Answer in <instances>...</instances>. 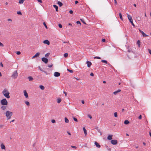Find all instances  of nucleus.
Segmentation results:
<instances>
[{
	"mask_svg": "<svg viewBox=\"0 0 151 151\" xmlns=\"http://www.w3.org/2000/svg\"><path fill=\"white\" fill-rule=\"evenodd\" d=\"M2 93L4 96L7 98L9 99L10 98V96H9L10 93L5 88L2 91Z\"/></svg>",
	"mask_w": 151,
	"mask_h": 151,
	"instance_id": "nucleus-1",
	"label": "nucleus"
},
{
	"mask_svg": "<svg viewBox=\"0 0 151 151\" xmlns=\"http://www.w3.org/2000/svg\"><path fill=\"white\" fill-rule=\"evenodd\" d=\"M13 114L12 112L7 111L6 112V116L7 117V119L8 120L10 119Z\"/></svg>",
	"mask_w": 151,
	"mask_h": 151,
	"instance_id": "nucleus-2",
	"label": "nucleus"
},
{
	"mask_svg": "<svg viewBox=\"0 0 151 151\" xmlns=\"http://www.w3.org/2000/svg\"><path fill=\"white\" fill-rule=\"evenodd\" d=\"M127 17L128 19H129V22H131V24L133 27H135V25L133 22V20L132 17L131 16L129 15L128 14H127Z\"/></svg>",
	"mask_w": 151,
	"mask_h": 151,
	"instance_id": "nucleus-3",
	"label": "nucleus"
},
{
	"mask_svg": "<svg viewBox=\"0 0 151 151\" xmlns=\"http://www.w3.org/2000/svg\"><path fill=\"white\" fill-rule=\"evenodd\" d=\"M1 104L3 105H7L8 102L6 99H3L1 101Z\"/></svg>",
	"mask_w": 151,
	"mask_h": 151,
	"instance_id": "nucleus-4",
	"label": "nucleus"
},
{
	"mask_svg": "<svg viewBox=\"0 0 151 151\" xmlns=\"http://www.w3.org/2000/svg\"><path fill=\"white\" fill-rule=\"evenodd\" d=\"M18 76V73H17V70H16L15 71L13 72L11 77L15 79L17 78Z\"/></svg>",
	"mask_w": 151,
	"mask_h": 151,
	"instance_id": "nucleus-5",
	"label": "nucleus"
},
{
	"mask_svg": "<svg viewBox=\"0 0 151 151\" xmlns=\"http://www.w3.org/2000/svg\"><path fill=\"white\" fill-rule=\"evenodd\" d=\"M111 144L113 145H116L118 143L117 140L116 139L112 140L111 141Z\"/></svg>",
	"mask_w": 151,
	"mask_h": 151,
	"instance_id": "nucleus-6",
	"label": "nucleus"
},
{
	"mask_svg": "<svg viewBox=\"0 0 151 151\" xmlns=\"http://www.w3.org/2000/svg\"><path fill=\"white\" fill-rule=\"evenodd\" d=\"M42 60L45 63H47L48 61V59L47 58L44 57L42 58Z\"/></svg>",
	"mask_w": 151,
	"mask_h": 151,
	"instance_id": "nucleus-7",
	"label": "nucleus"
},
{
	"mask_svg": "<svg viewBox=\"0 0 151 151\" xmlns=\"http://www.w3.org/2000/svg\"><path fill=\"white\" fill-rule=\"evenodd\" d=\"M54 75L55 77H59L60 75V73L58 72H55L54 73Z\"/></svg>",
	"mask_w": 151,
	"mask_h": 151,
	"instance_id": "nucleus-8",
	"label": "nucleus"
},
{
	"mask_svg": "<svg viewBox=\"0 0 151 151\" xmlns=\"http://www.w3.org/2000/svg\"><path fill=\"white\" fill-rule=\"evenodd\" d=\"M86 64H87V67L88 68H90L91 65H92L91 63L89 61H87L86 62Z\"/></svg>",
	"mask_w": 151,
	"mask_h": 151,
	"instance_id": "nucleus-9",
	"label": "nucleus"
},
{
	"mask_svg": "<svg viewBox=\"0 0 151 151\" xmlns=\"http://www.w3.org/2000/svg\"><path fill=\"white\" fill-rule=\"evenodd\" d=\"M24 95L25 96L26 98H27L28 97V93L26 90H24L23 91Z\"/></svg>",
	"mask_w": 151,
	"mask_h": 151,
	"instance_id": "nucleus-10",
	"label": "nucleus"
},
{
	"mask_svg": "<svg viewBox=\"0 0 151 151\" xmlns=\"http://www.w3.org/2000/svg\"><path fill=\"white\" fill-rule=\"evenodd\" d=\"M139 31L142 34V36L143 37H146L148 36L146 35L144 32L142 31L139 30Z\"/></svg>",
	"mask_w": 151,
	"mask_h": 151,
	"instance_id": "nucleus-11",
	"label": "nucleus"
},
{
	"mask_svg": "<svg viewBox=\"0 0 151 151\" xmlns=\"http://www.w3.org/2000/svg\"><path fill=\"white\" fill-rule=\"evenodd\" d=\"M43 42L45 44H47L48 45H49L50 44V42L48 40H44Z\"/></svg>",
	"mask_w": 151,
	"mask_h": 151,
	"instance_id": "nucleus-12",
	"label": "nucleus"
},
{
	"mask_svg": "<svg viewBox=\"0 0 151 151\" xmlns=\"http://www.w3.org/2000/svg\"><path fill=\"white\" fill-rule=\"evenodd\" d=\"M94 144H95V145H96V147H98V148H100V147H101L100 145L97 142H95V143H94Z\"/></svg>",
	"mask_w": 151,
	"mask_h": 151,
	"instance_id": "nucleus-13",
	"label": "nucleus"
},
{
	"mask_svg": "<svg viewBox=\"0 0 151 151\" xmlns=\"http://www.w3.org/2000/svg\"><path fill=\"white\" fill-rule=\"evenodd\" d=\"M121 91V90L120 89H118L117 91H115L113 92V94L115 95H116L119 92Z\"/></svg>",
	"mask_w": 151,
	"mask_h": 151,
	"instance_id": "nucleus-14",
	"label": "nucleus"
},
{
	"mask_svg": "<svg viewBox=\"0 0 151 151\" xmlns=\"http://www.w3.org/2000/svg\"><path fill=\"white\" fill-rule=\"evenodd\" d=\"M112 136H113L112 135H109L107 137V139L108 140H109L112 139Z\"/></svg>",
	"mask_w": 151,
	"mask_h": 151,
	"instance_id": "nucleus-15",
	"label": "nucleus"
},
{
	"mask_svg": "<svg viewBox=\"0 0 151 151\" xmlns=\"http://www.w3.org/2000/svg\"><path fill=\"white\" fill-rule=\"evenodd\" d=\"M6 108V106L3 105L1 107V109L3 110H5Z\"/></svg>",
	"mask_w": 151,
	"mask_h": 151,
	"instance_id": "nucleus-16",
	"label": "nucleus"
},
{
	"mask_svg": "<svg viewBox=\"0 0 151 151\" xmlns=\"http://www.w3.org/2000/svg\"><path fill=\"white\" fill-rule=\"evenodd\" d=\"M83 129L84 131V133L85 134V136H86L87 133V131L85 129V128L84 127H83Z\"/></svg>",
	"mask_w": 151,
	"mask_h": 151,
	"instance_id": "nucleus-17",
	"label": "nucleus"
},
{
	"mask_svg": "<svg viewBox=\"0 0 151 151\" xmlns=\"http://www.w3.org/2000/svg\"><path fill=\"white\" fill-rule=\"evenodd\" d=\"M53 6L54 8H55L56 11L57 12H58V7L55 5H54Z\"/></svg>",
	"mask_w": 151,
	"mask_h": 151,
	"instance_id": "nucleus-18",
	"label": "nucleus"
},
{
	"mask_svg": "<svg viewBox=\"0 0 151 151\" xmlns=\"http://www.w3.org/2000/svg\"><path fill=\"white\" fill-rule=\"evenodd\" d=\"M1 147L2 149H5V147L3 144H1Z\"/></svg>",
	"mask_w": 151,
	"mask_h": 151,
	"instance_id": "nucleus-19",
	"label": "nucleus"
},
{
	"mask_svg": "<svg viewBox=\"0 0 151 151\" xmlns=\"http://www.w3.org/2000/svg\"><path fill=\"white\" fill-rule=\"evenodd\" d=\"M137 43L138 45V47H140L141 42H140V40H138L137 42Z\"/></svg>",
	"mask_w": 151,
	"mask_h": 151,
	"instance_id": "nucleus-20",
	"label": "nucleus"
},
{
	"mask_svg": "<svg viewBox=\"0 0 151 151\" xmlns=\"http://www.w3.org/2000/svg\"><path fill=\"white\" fill-rule=\"evenodd\" d=\"M124 123L125 124L127 125V124H128L129 123V122L128 120H126L124 121Z\"/></svg>",
	"mask_w": 151,
	"mask_h": 151,
	"instance_id": "nucleus-21",
	"label": "nucleus"
},
{
	"mask_svg": "<svg viewBox=\"0 0 151 151\" xmlns=\"http://www.w3.org/2000/svg\"><path fill=\"white\" fill-rule=\"evenodd\" d=\"M40 88L42 90H44L45 89V87L42 85H40Z\"/></svg>",
	"mask_w": 151,
	"mask_h": 151,
	"instance_id": "nucleus-22",
	"label": "nucleus"
},
{
	"mask_svg": "<svg viewBox=\"0 0 151 151\" xmlns=\"http://www.w3.org/2000/svg\"><path fill=\"white\" fill-rule=\"evenodd\" d=\"M58 4L60 6H61L63 5V4L60 1H58Z\"/></svg>",
	"mask_w": 151,
	"mask_h": 151,
	"instance_id": "nucleus-23",
	"label": "nucleus"
},
{
	"mask_svg": "<svg viewBox=\"0 0 151 151\" xmlns=\"http://www.w3.org/2000/svg\"><path fill=\"white\" fill-rule=\"evenodd\" d=\"M65 122L67 123H68L69 122L68 119L66 117L65 118Z\"/></svg>",
	"mask_w": 151,
	"mask_h": 151,
	"instance_id": "nucleus-24",
	"label": "nucleus"
},
{
	"mask_svg": "<svg viewBox=\"0 0 151 151\" xmlns=\"http://www.w3.org/2000/svg\"><path fill=\"white\" fill-rule=\"evenodd\" d=\"M61 101V99L60 98L58 99L57 100V103H60Z\"/></svg>",
	"mask_w": 151,
	"mask_h": 151,
	"instance_id": "nucleus-25",
	"label": "nucleus"
},
{
	"mask_svg": "<svg viewBox=\"0 0 151 151\" xmlns=\"http://www.w3.org/2000/svg\"><path fill=\"white\" fill-rule=\"evenodd\" d=\"M38 68H39L40 70L42 72H44V73H45L46 74H47V72L46 71H45L44 70H42V69L40 67L38 66Z\"/></svg>",
	"mask_w": 151,
	"mask_h": 151,
	"instance_id": "nucleus-26",
	"label": "nucleus"
},
{
	"mask_svg": "<svg viewBox=\"0 0 151 151\" xmlns=\"http://www.w3.org/2000/svg\"><path fill=\"white\" fill-rule=\"evenodd\" d=\"M119 17H120V19L121 20H123V18L122 17V16L121 13H119Z\"/></svg>",
	"mask_w": 151,
	"mask_h": 151,
	"instance_id": "nucleus-27",
	"label": "nucleus"
},
{
	"mask_svg": "<svg viewBox=\"0 0 151 151\" xmlns=\"http://www.w3.org/2000/svg\"><path fill=\"white\" fill-rule=\"evenodd\" d=\"M28 78L29 81H32L33 80V78L31 76H29L28 77Z\"/></svg>",
	"mask_w": 151,
	"mask_h": 151,
	"instance_id": "nucleus-28",
	"label": "nucleus"
},
{
	"mask_svg": "<svg viewBox=\"0 0 151 151\" xmlns=\"http://www.w3.org/2000/svg\"><path fill=\"white\" fill-rule=\"evenodd\" d=\"M37 57H38V52H37L35 55L33 56L32 58H34Z\"/></svg>",
	"mask_w": 151,
	"mask_h": 151,
	"instance_id": "nucleus-29",
	"label": "nucleus"
},
{
	"mask_svg": "<svg viewBox=\"0 0 151 151\" xmlns=\"http://www.w3.org/2000/svg\"><path fill=\"white\" fill-rule=\"evenodd\" d=\"M72 118H73V119L76 122H78V120L76 118L74 117L73 116H72Z\"/></svg>",
	"mask_w": 151,
	"mask_h": 151,
	"instance_id": "nucleus-30",
	"label": "nucleus"
},
{
	"mask_svg": "<svg viewBox=\"0 0 151 151\" xmlns=\"http://www.w3.org/2000/svg\"><path fill=\"white\" fill-rule=\"evenodd\" d=\"M101 62H102V63H106V64H107L108 63V62H107V61L106 60H102L101 61Z\"/></svg>",
	"mask_w": 151,
	"mask_h": 151,
	"instance_id": "nucleus-31",
	"label": "nucleus"
},
{
	"mask_svg": "<svg viewBox=\"0 0 151 151\" xmlns=\"http://www.w3.org/2000/svg\"><path fill=\"white\" fill-rule=\"evenodd\" d=\"M68 53H65L64 54V56L65 58H66L68 57Z\"/></svg>",
	"mask_w": 151,
	"mask_h": 151,
	"instance_id": "nucleus-32",
	"label": "nucleus"
},
{
	"mask_svg": "<svg viewBox=\"0 0 151 151\" xmlns=\"http://www.w3.org/2000/svg\"><path fill=\"white\" fill-rule=\"evenodd\" d=\"M114 117H117L118 116L117 113L116 112L114 113Z\"/></svg>",
	"mask_w": 151,
	"mask_h": 151,
	"instance_id": "nucleus-33",
	"label": "nucleus"
},
{
	"mask_svg": "<svg viewBox=\"0 0 151 151\" xmlns=\"http://www.w3.org/2000/svg\"><path fill=\"white\" fill-rule=\"evenodd\" d=\"M24 1L23 0H19V4H23Z\"/></svg>",
	"mask_w": 151,
	"mask_h": 151,
	"instance_id": "nucleus-34",
	"label": "nucleus"
},
{
	"mask_svg": "<svg viewBox=\"0 0 151 151\" xmlns=\"http://www.w3.org/2000/svg\"><path fill=\"white\" fill-rule=\"evenodd\" d=\"M25 104L27 105L28 106H29V102L27 101H26L25 102Z\"/></svg>",
	"mask_w": 151,
	"mask_h": 151,
	"instance_id": "nucleus-35",
	"label": "nucleus"
},
{
	"mask_svg": "<svg viewBox=\"0 0 151 151\" xmlns=\"http://www.w3.org/2000/svg\"><path fill=\"white\" fill-rule=\"evenodd\" d=\"M50 55V53H47V54H46L45 55V57L46 58H48V56Z\"/></svg>",
	"mask_w": 151,
	"mask_h": 151,
	"instance_id": "nucleus-36",
	"label": "nucleus"
},
{
	"mask_svg": "<svg viewBox=\"0 0 151 151\" xmlns=\"http://www.w3.org/2000/svg\"><path fill=\"white\" fill-rule=\"evenodd\" d=\"M17 13L18 14H19V15H22V13H21V12L20 11H18L17 12Z\"/></svg>",
	"mask_w": 151,
	"mask_h": 151,
	"instance_id": "nucleus-37",
	"label": "nucleus"
},
{
	"mask_svg": "<svg viewBox=\"0 0 151 151\" xmlns=\"http://www.w3.org/2000/svg\"><path fill=\"white\" fill-rule=\"evenodd\" d=\"M80 20L83 22L84 24H86V23L84 22L83 19H80Z\"/></svg>",
	"mask_w": 151,
	"mask_h": 151,
	"instance_id": "nucleus-38",
	"label": "nucleus"
},
{
	"mask_svg": "<svg viewBox=\"0 0 151 151\" xmlns=\"http://www.w3.org/2000/svg\"><path fill=\"white\" fill-rule=\"evenodd\" d=\"M67 70L70 72V73H73V71L71 70L67 69Z\"/></svg>",
	"mask_w": 151,
	"mask_h": 151,
	"instance_id": "nucleus-39",
	"label": "nucleus"
},
{
	"mask_svg": "<svg viewBox=\"0 0 151 151\" xmlns=\"http://www.w3.org/2000/svg\"><path fill=\"white\" fill-rule=\"evenodd\" d=\"M106 147L107 148V149L108 150L110 151L111 150V149L110 148H109L106 145Z\"/></svg>",
	"mask_w": 151,
	"mask_h": 151,
	"instance_id": "nucleus-40",
	"label": "nucleus"
},
{
	"mask_svg": "<svg viewBox=\"0 0 151 151\" xmlns=\"http://www.w3.org/2000/svg\"><path fill=\"white\" fill-rule=\"evenodd\" d=\"M94 59H101V58L99 57L96 56L94 57Z\"/></svg>",
	"mask_w": 151,
	"mask_h": 151,
	"instance_id": "nucleus-41",
	"label": "nucleus"
},
{
	"mask_svg": "<svg viewBox=\"0 0 151 151\" xmlns=\"http://www.w3.org/2000/svg\"><path fill=\"white\" fill-rule=\"evenodd\" d=\"M43 25H44V26H45V27L46 29L47 28V25H46V24H45V22H44V23H43Z\"/></svg>",
	"mask_w": 151,
	"mask_h": 151,
	"instance_id": "nucleus-42",
	"label": "nucleus"
},
{
	"mask_svg": "<svg viewBox=\"0 0 151 151\" xmlns=\"http://www.w3.org/2000/svg\"><path fill=\"white\" fill-rule=\"evenodd\" d=\"M76 23L78 24H81V23L79 21H77L76 22Z\"/></svg>",
	"mask_w": 151,
	"mask_h": 151,
	"instance_id": "nucleus-43",
	"label": "nucleus"
},
{
	"mask_svg": "<svg viewBox=\"0 0 151 151\" xmlns=\"http://www.w3.org/2000/svg\"><path fill=\"white\" fill-rule=\"evenodd\" d=\"M88 117L89 118L91 119L92 118V117L90 115V114H89L88 115Z\"/></svg>",
	"mask_w": 151,
	"mask_h": 151,
	"instance_id": "nucleus-44",
	"label": "nucleus"
},
{
	"mask_svg": "<svg viewBox=\"0 0 151 151\" xmlns=\"http://www.w3.org/2000/svg\"><path fill=\"white\" fill-rule=\"evenodd\" d=\"M58 26L60 28H61L62 27V25L61 24H58Z\"/></svg>",
	"mask_w": 151,
	"mask_h": 151,
	"instance_id": "nucleus-45",
	"label": "nucleus"
},
{
	"mask_svg": "<svg viewBox=\"0 0 151 151\" xmlns=\"http://www.w3.org/2000/svg\"><path fill=\"white\" fill-rule=\"evenodd\" d=\"M51 122L52 123H55V120L54 119H52L51 120Z\"/></svg>",
	"mask_w": 151,
	"mask_h": 151,
	"instance_id": "nucleus-46",
	"label": "nucleus"
},
{
	"mask_svg": "<svg viewBox=\"0 0 151 151\" xmlns=\"http://www.w3.org/2000/svg\"><path fill=\"white\" fill-rule=\"evenodd\" d=\"M71 147L72 148H75V149H76L77 148V147L75 146H71Z\"/></svg>",
	"mask_w": 151,
	"mask_h": 151,
	"instance_id": "nucleus-47",
	"label": "nucleus"
},
{
	"mask_svg": "<svg viewBox=\"0 0 151 151\" xmlns=\"http://www.w3.org/2000/svg\"><path fill=\"white\" fill-rule=\"evenodd\" d=\"M48 66L49 68H51L52 66V64L48 65Z\"/></svg>",
	"mask_w": 151,
	"mask_h": 151,
	"instance_id": "nucleus-48",
	"label": "nucleus"
},
{
	"mask_svg": "<svg viewBox=\"0 0 151 151\" xmlns=\"http://www.w3.org/2000/svg\"><path fill=\"white\" fill-rule=\"evenodd\" d=\"M21 52L20 51H17V54L18 55H19L20 54Z\"/></svg>",
	"mask_w": 151,
	"mask_h": 151,
	"instance_id": "nucleus-49",
	"label": "nucleus"
},
{
	"mask_svg": "<svg viewBox=\"0 0 151 151\" xmlns=\"http://www.w3.org/2000/svg\"><path fill=\"white\" fill-rule=\"evenodd\" d=\"M4 126V125H3L0 124V128L1 129V128H2Z\"/></svg>",
	"mask_w": 151,
	"mask_h": 151,
	"instance_id": "nucleus-50",
	"label": "nucleus"
},
{
	"mask_svg": "<svg viewBox=\"0 0 151 151\" xmlns=\"http://www.w3.org/2000/svg\"><path fill=\"white\" fill-rule=\"evenodd\" d=\"M142 115H140L138 117V118L139 119H141L142 118Z\"/></svg>",
	"mask_w": 151,
	"mask_h": 151,
	"instance_id": "nucleus-51",
	"label": "nucleus"
},
{
	"mask_svg": "<svg viewBox=\"0 0 151 151\" xmlns=\"http://www.w3.org/2000/svg\"><path fill=\"white\" fill-rule=\"evenodd\" d=\"M69 13L70 14H72L73 13V11L72 10H70L69 11Z\"/></svg>",
	"mask_w": 151,
	"mask_h": 151,
	"instance_id": "nucleus-52",
	"label": "nucleus"
},
{
	"mask_svg": "<svg viewBox=\"0 0 151 151\" xmlns=\"http://www.w3.org/2000/svg\"><path fill=\"white\" fill-rule=\"evenodd\" d=\"M105 41H106V40L105 39H102V41L103 42H105Z\"/></svg>",
	"mask_w": 151,
	"mask_h": 151,
	"instance_id": "nucleus-53",
	"label": "nucleus"
},
{
	"mask_svg": "<svg viewBox=\"0 0 151 151\" xmlns=\"http://www.w3.org/2000/svg\"><path fill=\"white\" fill-rule=\"evenodd\" d=\"M0 65L2 67H3V64L1 62L0 63Z\"/></svg>",
	"mask_w": 151,
	"mask_h": 151,
	"instance_id": "nucleus-54",
	"label": "nucleus"
},
{
	"mask_svg": "<svg viewBox=\"0 0 151 151\" xmlns=\"http://www.w3.org/2000/svg\"><path fill=\"white\" fill-rule=\"evenodd\" d=\"M0 46L1 47H3L4 45H3L0 42Z\"/></svg>",
	"mask_w": 151,
	"mask_h": 151,
	"instance_id": "nucleus-55",
	"label": "nucleus"
},
{
	"mask_svg": "<svg viewBox=\"0 0 151 151\" xmlns=\"http://www.w3.org/2000/svg\"><path fill=\"white\" fill-rule=\"evenodd\" d=\"M90 75L91 76H94V74L93 73H90Z\"/></svg>",
	"mask_w": 151,
	"mask_h": 151,
	"instance_id": "nucleus-56",
	"label": "nucleus"
},
{
	"mask_svg": "<svg viewBox=\"0 0 151 151\" xmlns=\"http://www.w3.org/2000/svg\"><path fill=\"white\" fill-rule=\"evenodd\" d=\"M148 51L149 53L151 55V50L150 49H148Z\"/></svg>",
	"mask_w": 151,
	"mask_h": 151,
	"instance_id": "nucleus-57",
	"label": "nucleus"
},
{
	"mask_svg": "<svg viewBox=\"0 0 151 151\" xmlns=\"http://www.w3.org/2000/svg\"><path fill=\"white\" fill-rule=\"evenodd\" d=\"M114 3L115 4H117V1H116V0H114Z\"/></svg>",
	"mask_w": 151,
	"mask_h": 151,
	"instance_id": "nucleus-58",
	"label": "nucleus"
},
{
	"mask_svg": "<svg viewBox=\"0 0 151 151\" xmlns=\"http://www.w3.org/2000/svg\"><path fill=\"white\" fill-rule=\"evenodd\" d=\"M67 133L68 134H69V135H71V134L68 131L67 132Z\"/></svg>",
	"mask_w": 151,
	"mask_h": 151,
	"instance_id": "nucleus-59",
	"label": "nucleus"
},
{
	"mask_svg": "<svg viewBox=\"0 0 151 151\" xmlns=\"http://www.w3.org/2000/svg\"><path fill=\"white\" fill-rule=\"evenodd\" d=\"M38 2L40 3H42V0H38Z\"/></svg>",
	"mask_w": 151,
	"mask_h": 151,
	"instance_id": "nucleus-60",
	"label": "nucleus"
},
{
	"mask_svg": "<svg viewBox=\"0 0 151 151\" xmlns=\"http://www.w3.org/2000/svg\"><path fill=\"white\" fill-rule=\"evenodd\" d=\"M97 130L99 132V133L101 132V131H100V129H98V128H97Z\"/></svg>",
	"mask_w": 151,
	"mask_h": 151,
	"instance_id": "nucleus-61",
	"label": "nucleus"
},
{
	"mask_svg": "<svg viewBox=\"0 0 151 151\" xmlns=\"http://www.w3.org/2000/svg\"><path fill=\"white\" fill-rule=\"evenodd\" d=\"M63 93L65 94V96H67V93L66 92L64 91Z\"/></svg>",
	"mask_w": 151,
	"mask_h": 151,
	"instance_id": "nucleus-62",
	"label": "nucleus"
},
{
	"mask_svg": "<svg viewBox=\"0 0 151 151\" xmlns=\"http://www.w3.org/2000/svg\"><path fill=\"white\" fill-rule=\"evenodd\" d=\"M78 3V1H75V3L76 4Z\"/></svg>",
	"mask_w": 151,
	"mask_h": 151,
	"instance_id": "nucleus-63",
	"label": "nucleus"
},
{
	"mask_svg": "<svg viewBox=\"0 0 151 151\" xmlns=\"http://www.w3.org/2000/svg\"><path fill=\"white\" fill-rule=\"evenodd\" d=\"M81 102L83 104H84L85 103L84 101V100H82L81 101Z\"/></svg>",
	"mask_w": 151,
	"mask_h": 151,
	"instance_id": "nucleus-64",
	"label": "nucleus"
}]
</instances>
